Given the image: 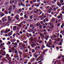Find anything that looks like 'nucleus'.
Segmentation results:
<instances>
[{
	"label": "nucleus",
	"mask_w": 64,
	"mask_h": 64,
	"mask_svg": "<svg viewBox=\"0 0 64 64\" xmlns=\"http://www.w3.org/2000/svg\"><path fill=\"white\" fill-rule=\"evenodd\" d=\"M15 41H16V40H15L14 39H12L11 41V42H14Z\"/></svg>",
	"instance_id": "obj_23"
},
{
	"label": "nucleus",
	"mask_w": 64,
	"mask_h": 64,
	"mask_svg": "<svg viewBox=\"0 0 64 64\" xmlns=\"http://www.w3.org/2000/svg\"><path fill=\"white\" fill-rule=\"evenodd\" d=\"M10 32V29H8V28H7L5 30V33H7L8 32Z\"/></svg>",
	"instance_id": "obj_2"
},
{
	"label": "nucleus",
	"mask_w": 64,
	"mask_h": 64,
	"mask_svg": "<svg viewBox=\"0 0 64 64\" xmlns=\"http://www.w3.org/2000/svg\"><path fill=\"white\" fill-rule=\"evenodd\" d=\"M32 47H34V45L35 46H36V44H34V42H32Z\"/></svg>",
	"instance_id": "obj_20"
},
{
	"label": "nucleus",
	"mask_w": 64,
	"mask_h": 64,
	"mask_svg": "<svg viewBox=\"0 0 64 64\" xmlns=\"http://www.w3.org/2000/svg\"><path fill=\"white\" fill-rule=\"evenodd\" d=\"M60 28H63V26L62 25H61L60 26Z\"/></svg>",
	"instance_id": "obj_63"
},
{
	"label": "nucleus",
	"mask_w": 64,
	"mask_h": 64,
	"mask_svg": "<svg viewBox=\"0 0 64 64\" xmlns=\"http://www.w3.org/2000/svg\"><path fill=\"white\" fill-rule=\"evenodd\" d=\"M44 60V58H42V59H41L40 60V61H39L38 62V63H41V62H42V61H43Z\"/></svg>",
	"instance_id": "obj_19"
},
{
	"label": "nucleus",
	"mask_w": 64,
	"mask_h": 64,
	"mask_svg": "<svg viewBox=\"0 0 64 64\" xmlns=\"http://www.w3.org/2000/svg\"><path fill=\"white\" fill-rule=\"evenodd\" d=\"M24 18H27L28 17V16H27L26 14H24Z\"/></svg>",
	"instance_id": "obj_27"
},
{
	"label": "nucleus",
	"mask_w": 64,
	"mask_h": 64,
	"mask_svg": "<svg viewBox=\"0 0 64 64\" xmlns=\"http://www.w3.org/2000/svg\"><path fill=\"white\" fill-rule=\"evenodd\" d=\"M39 27L40 28V29H41L42 28V25H40L39 26Z\"/></svg>",
	"instance_id": "obj_45"
},
{
	"label": "nucleus",
	"mask_w": 64,
	"mask_h": 64,
	"mask_svg": "<svg viewBox=\"0 0 64 64\" xmlns=\"http://www.w3.org/2000/svg\"><path fill=\"white\" fill-rule=\"evenodd\" d=\"M30 19H32V16H30Z\"/></svg>",
	"instance_id": "obj_58"
},
{
	"label": "nucleus",
	"mask_w": 64,
	"mask_h": 64,
	"mask_svg": "<svg viewBox=\"0 0 64 64\" xmlns=\"http://www.w3.org/2000/svg\"><path fill=\"white\" fill-rule=\"evenodd\" d=\"M28 28V27L26 26L25 28V30H27V29Z\"/></svg>",
	"instance_id": "obj_52"
},
{
	"label": "nucleus",
	"mask_w": 64,
	"mask_h": 64,
	"mask_svg": "<svg viewBox=\"0 0 64 64\" xmlns=\"http://www.w3.org/2000/svg\"><path fill=\"white\" fill-rule=\"evenodd\" d=\"M57 18H58V19H60V18H61V17H60V16H57Z\"/></svg>",
	"instance_id": "obj_46"
},
{
	"label": "nucleus",
	"mask_w": 64,
	"mask_h": 64,
	"mask_svg": "<svg viewBox=\"0 0 64 64\" xmlns=\"http://www.w3.org/2000/svg\"><path fill=\"white\" fill-rule=\"evenodd\" d=\"M5 5L6 6V5H8V2H6L5 3Z\"/></svg>",
	"instance_id": "obj_62"
},
{
	"label": "nucleus",
	"mask_w": 64,
	"mask_h": 64,
	"mask_svg": "<svg viewBox=\"0 0 64 64\" xmlns=\"http://www.w3.org/2000/svg\"><path fill=\"white\" fill-rule=\"evenodd\" d=\"M12 6H10V10H11L12 9Z\"/></svg>",
	"instance_id": "obj_48"
},
{
	"label": "nucleus",
	"mask_w": 64,
	"mask_h": 64,
	"mask_svg": "<svg viewBox=\"0 0 64 64\" xmlns=\"http://www.w3.org/2000/svg\"><path fill=\"white\" fill-rule=\"evenodd\" d=\"M60 38H57V41H58V42H59V41H60Z\"/></svg>",
	"instance_id": "obj_44"
},
{
	"label": "nucleus",
	"mask_w": 64,
	"mask_h": 64,
	"mask_svg": "<svg viewBox=\"0 0 64 64\" xmlns=\"http://www.w3.org/2000/svg\"><path fill=\"white\" fill-rule=\"evenodd\" d=\"M52 44V43L51 42H48L46 44L47 47H48V45H51Z\"/></svg>",
	"instance_id": "obj_9"
},
{
	"label": "nucleus",
	"mask_w": 64,
	"mask_h": 64,
	"mask_svg": "<svg viewBox=\"0 0 64 64\" xmlns=\"http://www.w3.org/2000/svg\"><path fill=\"white\" fill-rule=\"evenodd\" d=\"M16 35V34H14L12 35V38H14L15 37V36Z\"/></svg>",
	"instance_id": "obj_24"
},
{
	"label": "nucleus",
	"mask_w": 64,
	"mask_h": 64,
	"mask_svg": "<svg viewBox=\"0 0 64 64\" xmlns=\"http://www.w3.org/2000/svg\"><path fill=\"white\" fill-rule=\"evenodd\" d=\"M55 20H56V18H52L51 19V21L52 22H54V21H55Z\"/></svg>",
	"instance_id": "obj_13"
},
{
	"label": "nucleus",
	"mask_w": 64,
	"mask_h": 64,
	"mask_svg": "<svg viewBox=\"0 0 64 64\" xmlns=\"http://www.w3.org/2000/svg\"><path fill=\"white\" fill-rule=\"evenodd\" d=\"M42 58H43L42 57V56H41L38 57V58L36 59V61H39V60H41L42 59Z\"/></svg>",
	"instance_id": "obj_6"
},
{
	"label": "nucleus",
	"mask_w": 64,
	"mask_h": 64,
	"mask_svg": "<svg viewBox=\"0 0 64 64\" xmlns=\"http://www.w3.org/2000/svg\"><path fill=\"white\" fill-rule=\"evenodd\" d=\"M36 0H32V2H34V3H35L36 2Z\"/></svg>",
	"instance_id": "obj_47"
},
{
	"label": "nucleus",
	"mask_w": 64,
	"mask_h": 64,
	"mask_svg": "<svg viewBox=\"0 0 64 64\" xmlns=\"http://www.w3.org/2000/svg\"><path fill=\"white\" fill-rule=\"evenodd\" d=\"M20 18L22 20H23V19H24V18H23V17H20Z\"/></svg>",
	"instance_id": "obj_54"
},
{
	"label": "nucleus",
	"mask_w": 64,
	"mask_h": 64,
	"mask_svg": "<svg viewBox=\"0 0 64 64\" xmlns=\"http://www.w3.org/2000/svg\"><path fill=\"white\" fill-rule=\"evenodd\" d=\"M34 6H36L37 7L39 6V5L38 4V3H35L34 4Z\"/></svg>",
	"instance_id": "obj_22"
},
{
	"label": "nucleus",
	"mask_w": 64,
	"mask_h": 64,
	"mask_svg": "<svg viewBox=\"0 0 64 64\" xmlns=\"http://www.w3.org/2000/svg\"><path fill=\"white\" fill-rule=\"evenodd\" d=\"M60 24L61 23H58L57 24V26H60Z\"/></svg>",
	"instance_id": "obj_34"
},
{
	"label": "nucleus",
	"mask_w": 64,
	"mask_h": 64,
	"mask_svg": "<svg viewBox=\"0 0 64 64\" xmlns=\"http://www.w3.org/2000/svg\"><path fill=\"white\" fill-rule=\"evenodd\" d=\"M8 52L9 53H11V52H12V50L10 49H9V51H8Z\"/></svg>",
	"instance_id": "obj_43"
},
{
	"label": "nucleus",
	"mask_w": 64,
	"mask_h": 64,
	"mask_svg": "<svg viewBox=\"0 0 64 64\" xmlns=\"http://www.w3.org/2000/svg\"><path fill=\"white\" fill-rule=\"evenodd\" d=\"M41 37H42V39H43V38H44V37H45V36H44V34H43L42 35V33H40V34Z\"/></svg>",
	"instance_id": "obj_10"
},
{
	"label": "nucleus",
	"mask_w": 64,
	"mask_h": 64,
	"mask_svg": "<svg viewBox=\"0 0 64 64\" xmlns=\"http://www.w3.org/2000/svg\"><path fill=\"white\" fill-rule=\"evenodd\" d=\"M60 18H62L63 17V15L61 13L60 14Z\"/></svg>",
	"instance_id": "obj_28"
},
{
	"label": "nucleus",
	"mask_w": 64,
	"mask_h": 64,
	"mask_svg": "<svg viewBox=\"0 0 64 64\" xmlns=\"http://www.w3.org/2000/svg\"><path fill=\"white\" fill-rule=\"evenodd\" d=\"M62 4L60 3V4H59V5H58V6H59L60 7H61V5Z\"/></svg>",
	"instance_id": "obj_61"
},
{
	"label": "nucleus",
	"mask_w": 64,
	"mask_h": 64,
	"mask_svg": "<svg viewBox=\"0 0 64 64\" xmlns=\"http://www.w3.org/2000/svg\"><path fill=\"white\" fill-rule=\"evenodd\" d=\"M21 5L22 6H24V7L25 6V4H23L22 3H21Z\"/></svg>",
	"instance_id": "obj_41"
},
{
	"label": "nucleus",
	"mask_w": 64,
	"mask_h": 64,
	"mask_svg": "<svg viewBox=\"0 0 64 64\" xmlns=\"http://www.w3.org/2000/svg\"><path fill=\"white\" fill-rule=\"evenodd\" d=\"M4 30L5 29L2 30L1 31H0L1 33H5V31Z\"/></svg>",
	"instance_id": "obj_15"
},
{
	"label": "nucleus",
	"mask_w": 64,
	"mask_h": 64,
	"mask_svg": "<svg viewBox=\"0 0 64 64\" xmlns=\"http://www.w3.org/2000/svg\"><path fill=\"white\" fill-rule=\"evenodd\" d=\"M17 2L16 1L14 2V5H16L17 4Z\"/></svg>",
	"instance_id": "obj_59"
},
{
	"label": "nucleus",
	"mask_w": 64,
	"mask_h": 64,
	"mask_svg": "<svg viewBox=\"0 0 64 64\" xmlns=\"http://www.w3.org/2000/svg\"><path fill=\"white\" fill-rule=\"evenodd\" d=\"M53 10L54 11V12H55V11H56V8H53Z\"/></svg>",
	"instance_id": "obj_33"
},
{
	"label": "nucleus",
	"mask_w": 64,
	"mask_h": 64,
	"mask_svg": "<svg viewBox=\"0 0 64 64\" xmlns=\"http://www.w3.org/2000/svg\"><path fill=\"white\" fill-rule=\"evenodd\" d=\"M8 20L9 22H11V21H12V19L10 18V16H8Z\"/></svg>",
	"instance_id": "obj_7"
},
{
	"label": "nucleus",
	"mask_w": 64,
	"mask_h": 64,
	"mask_svg": "<svg viewBox=\"0 0 64 64\" xmlns=\"http://www.w3.org/2000/svg\"><path fill=\"white\" fill-rule=\"evenodd\" d=\"M2 21L3 22H2L1 23V25H4L5 24V22L7 20L6 19V16H4L3 18L2 19Z\"/></svg>",
	"instance_id": "obj_1"
},
{
	"label": "nucleus",
	"mask_w": 64,
	"mask_h": 64,
	"mask_svg": "<svg viewBox=\"0 0 64 64\" xmlns=\"http://www.w3.org/2000/svg\"><path fill=\"white\" fill-rule=\"evenodd\" d=\"M22 10H21V9L20 8L18 10H17V14H19L20 13V12H22Z\"/></svg>",
	"instance_id": "obj_8"
},
{
	"label": "nucleus",
	"mask_w": 64,
	"mask_h": 64,
	"mask_svg": "<svg viewBox=\"0 0 64 64\" xmlns=\"http://www.w3.org/2000/svg\"><path fill=\"white\" fill-rule=\"evenodd\" d=\"M20 34H22L23 33V32L22 31H20Z\"/></svg>",
	"instance_id": "obj_55"
},
{
	"label": "nucleus",
	"mask_w": 64,
	"mask_h": 64,
	"mask_svg": "<svg viewBox=\"0 0 64 64\" xmlns=\"http://www.w3.org/2000/svg\"><path fill=\"white\" fill-rule=\"evenodd\" d=\"M62 44V42H60V43L59 44V45H61Z\"/></svg>",
	"instance_id": "obj_57"
},
{
	"label": "nucleus",
	"mask_w": 64,
	"mask_h": 64,
	"mask_svg": "<svg viewBox=\"0 0 64 64\" xmlns=\"http://www.w3.org/2000/svg\"><path fill=\"white\" fill-rule=\"evenodd\" d=\"M50 38L51 39H52V40H53V36H51Z\"/></svg>",
	"instance_id": "obj_56"
},
{
	"label": "nucleus",
	"mask_w": 64,
	"mask_h": 64,
	"mask_svg": "<svg viewBox=\"0 0 64 64\" xmlns=\"http://www.w3.org/2000/svg\"><path fill=\"white\" fill-rule=\"evenodd\" d=\"M49 37V36H45L44 38H45L46 40H47V39H48V38Z\"/></svg>",
	"instance_id": "obj_21"
},
{
	"label": "nucleus",
	"mask_w": 64,
	"mask_h": 64,
	"mask_svg": "<svg viewBox=\"0 0 64 64\" xmlns=\"http://www.w3.org/2000/svg\"><path fill=\"white\" fill-rule=\"evenodd\" d=\"M33 56H34L36 58H37L38 56V55H36V54H33Z\"/></svg>",
	"instance_id": "obj_17"
},
{
	"label": "nucleus",
	"mask_w": 64,
	"mask_h": 64,
	"mask_svg": "<svg viewBox=\"0 0 64 64\" xmlns=\"http://www.w3.org/2000/svg\"><path fill=\"white\" fill-rule=\"evenodd\" d=\"M11 44V42H8L7 44V45H10Z\"/></svg>",
	"instance_id": "obj_31"
},
{
	"label": "nucleus",
	"mask_w": 64,
	"mask_h": 64,
	"mask_svg": "<svg viewBox=\"0 0 64 64\" xmlns=\"http://www.w3.org/2000/svg\"><path fill=\"white\" fill-rule=\"evenodd\" d=\"M4 44H5V43H4L0 44V45L1 46H4Z\"/></svg>",
	"instance_id": "obj_35"
},
{
	"label": "nucleus",
	"mask_w": 64,
	"mask_h": 64,
	"mask_svg": "<svg viewBox=\"0 0 64 64\" xmlns=\"http://www.w3.org/2000/svg\"><path fill=\"white\" fill-rule=\"evenodd\" d=\"M12 6L13 7V8L14 9H15V8H16V6H15L14 5H12Z\"/></svg>",
	"instance_id": "obj_29"
},
{
	"label": "nucleus",
	"mask_w": 64,
	"mask_h": 64,
	"mask_svg": "<svg viewBox=\"0 0 64 64\" xmlns=\"http://www.w3.org/2000/svg\"><path fill=\"white\" fill-rule=\"evenodd\" d=\"M6 56L7 57H9V54H6Z\"/></svg>",
	"instance_id": "obj_53"
},
{
	"label": "nucleus",
	"mask_w": 64,
	"mask_h": 64,
	"mask_svg": "<svg viewBox=\"0 0 64 64\" xmlns=\"http://www.w3.org/2000/svg\"><path fill=\"white\" fill-rule=\"evenodd\" d=\"M45 19L46 20V21H47V22H48V19L47 18H46Z\"/></svg>",
	"instance_id": "obj_49"
},
{
	"label": "nucleus",
	"mask_w": 64,
	"mask_h": 64,
	"mask_svg": "<svg viewBox=\"0 0 64 64\" xmlns=\"http://www.w3.org/2000/svg\"><path fill=\"white\" fill-rule=\"evenodd\" d=\"M37 48L38 49H40V46H38L37 47Z\"/></svg>",
	"instance_id": "obj_64"
},
{
	"label": "nucleus",
	"mask_w": 64,
	"mask_h": 64,
	"mask_svg": "<svg viewBox=\"0 0 64 64\" xmlns=\"http://www.w3.org/2000/svg\"><path fill=\"white\" fill-rule=\"evenodd\" d=\"M14 50V53L16 54H17V53H18V51L16 49H15ZM17 54H18V53H17Z\"/></svg>",
	"instance_id": "obj_16"
},
{
	"label": "nucleus",
	"mask_w": 64,
	"mask_h": 64,
	"mask_svg": "<svg viewBox=\"0 0 64 64\" xmlns=\"http://www.w3.org/2000/svg\"><path fill=\"white\" fill-rule=\"evenodd\" d=\"M35 52V51L34 49H33L32 50V52Z\"/></svg>",
	"instance_id": "obj_60"
},
{
	"label": "nucleus",
	"mask_w": 64,
	"mask_h": 64,
	"mask_svg": "<svg viewBox=\"0 0 64 64\" xmlns=\"http://www.w3.org/2000/svg\"><path fill=\"white\" fill-rule=\"evenodd\" d=\"M19 17V15L18 14H17L16 16H15V18H16L17 17Z\"/></svg>",
	"instance_id": "obj_40"
},
{
	"label": "nucleus",
	"mask_w": 64,
	"mask_h": 64,
	"mask_svg": "<svg viewBox=\"0 0 64 64\" xmlns=\"http://www.w3.org/2000/svg\"><path fill=\"white\" fill-rule=\"evenodd\" d=\"M28 49H26V50H25V52H28Z\"/></svg>",
	"instance_id": "obj_51"
},
{
	"label": "nucleus",
	"mask_w": 64,
	"mask_h": 64,
	"mask_svg": "<svg viewBox=\"0 0 64 64\" xmlns=\"http://www.w3.org/2000/svg\"><path fill=\"white\" fill-rule=\"evenodd\" d=\"M30 44H31L32 42V37H31L30 38Z\"/></svg>",
	"instance_id": "obj_11"
},
{
	"label": "nucleus",
	"mask_w": 64,
	"mask_h": 64,
	"mask_svg": "<svg viewBox=\"0 0 64 64\" xmlns=\"http://www.w3.org/2000/svg\"><path fill=\"white\" fill-rule=\"evenodd\" d=\"M18 53L19 54H20V55H21L22 54V52H21L20 51H18Z\"/></svg>",
	"instance_id": "obj_38"
},
{
	"label": "nucleus",
	"mask_w": 64,
	"mask_h": 64,
	"mask_svg": "<svg viewBox=\"0 0 64 64\" xmlns=\"http://www.w3.org/2000/svg\"><path fill=\"white\" fill-rule=\"evenodd\" d=\"M52 48H54L55 47V46L54 45V44H52Z\"/></svg>",
	"instance_id": "obj_37"
},
{
	"label": "nucleus",
	"mask_w": 64,
	"mask_h": 64,
	"mask_svg": "<svg viewBox=\"0 0 64 64\" xmlns=\"http://www.w3.org/2000/svg\"><path fill=\"white\" fill-rule=\"evenodd\" d=\"M22 46L23 47H25V46H26V45H25V44H22Z\"/></svg>",
	"instance_id": "obj_25"
},
{
	"label": "nucleus",
	"mask_w": 64,
	"mask_h": 64,
	"mask_svg": "<svg viewBox=\"0 0 64 64\" xmlns=\"http://www.w3.org/2000/svg\"><path fill=\"white\" fill-rule=\"evenodd\" d=\"M23 23V22H21L20 24H16V26H18V27H20V28H21V27H22V25Z\"/></svg>",
	"instance_id": "obj_3"
},
{
	"label": "nucleus",
	"mask_w": 64,
	"mask_h": 64,
	"mask_svg": "<svg viewBox=\"0 0 64 64\" xmlns=\"http://www.w3.org/2000/svg\"><path fill=\"white\" fill-rule=\"evenodd\" d=\"M14 45L13 46V47H14V48H17V45H18V44L16 42L14 43Z\"/></svg>",
	"instance_id": "obj_4"
},
{
	"label": "nucleus",
	"mask_w": 64,
	"mask_h": 64,
	"mask_svg": "<svg viewBox=\"0 0 64 64\" xmlns=\"http://www.w3.org/2000/svg\"><path fill=\"white\" fill-rule=\"evenodd\" d=\"M16 49L15 48H14V47H12V50H15V49Z\"/></svg>",
	"instance_id": "obj_50"
},
{
	"label": "nucleus",
	"mask_w": 64,
	"mask_h": 64,
	"mask_svg": "<svg viewBox=\"0 0 64 64\" xmlns=\"http://www.w3.org/2000/svg\"><path fill=\"white\" fill-rule=\"evenodd\" d=\"M60 2L61 3H62L64 2V0H61L60 1Z\"/></svg>",
	"instance_id": "obj_39"
},
{
	"label": "nucleus",
	"mask_w": 64,
	"mask_h": 64,
	"mask_svg": "<svg viewBox=\"0 0 64 64\" xmlns=\"http://www.w3.org/2000/svg\"><path fill=\"white\" fill-rule=\"evenodd\" d=\"M48 50L47 49H46L44 50L43 52V54H45V52H47Z\"/></svg>",
	"instance_id": "obj_14"
},
{
	"label": "nucleus",
	"mask_w": 64,
	"mask_h": 64,
	"mask_svg": "<svg viewBox=\"0 0 64 64\" xmlns=\"http://www.w3.org/2000/svg\"><path fill=\"white\" fill-rule=\"evenodd\" d=\"M56 61L58 63H60V60H57Z\"/></svg>",
	"instance_id": "obj_42"
},
{
	"label": "nucleus",
	"mask_w": 64,
	"mask_h": 64,
	"mask_svg": "<svg viewBox=\"0 0 64 64\" xmlns=\"http://www.w3.org/2000/svg\"><path fill=\"white\" fill-rule=\"evenodd\" d=\"M24 49V48L23 46H21V47L20 48V50H23Z\"/></svg>",
	"instance_id": "obj_30"
},
{
	"label": "nucleus",
	"mask_w": 64,
	"mask_h": 64,
	"mask_svg": "<svg viewBox=\"0 0 64 64\" xmlns=\"http://www.w3.org/2000/svg\"><path fill=\"white\" fill-rule=\"evenodd\" d=\"M27 21H28V22H32V20H31L30 19H28L26 20Z\"/></svg>",
	"instance_id": "obj_32"
},
{
	"label": "nucleus",
	"mask_w": 64,
	"mask_h": 64,
	"mask_svg": "<svg viewBox=\"0 0 64 64\" xmlns=\"http://www.w3.org/2000/svg\"><path fill=\"white\" fill-rule=\"evenodd\" d=\"M12 33H13V31L12 30L11 32L8 33V36L9 37H10L11 35H12Z\"/></svg>",
	"instance_id": "obj_5"
},
{
	"label": "nucleus",
	"mask_w": 64,
	"mask_h": 64,
	"mask_svg": "<svg viewBox=\"0 0 64 64\" xmlns=\"http://www.w3.org/2000/svg\"><path fill=\"white\" fill-rule=\"evenodd\" d=\"M26 36L27 37H30V36L29 35V33L28 32L26 33Z\"/></svg>",
	"instance_id": "obj_18"
},
{
	"label": "nucleus",
	"mask_w": 64,
	"mask_h": 64,
	"mask_svg": "<svg viewBox=\"0 0 64 64\" xmlns=\"http://www.w3.org/2000/svg\"><path fill=\"white\" fill-rule=\"evenodd\" d=\"M41 25V24L39 23H38L36 24V26L38 27V26H39V25Z\"/></svg>",
	"instance_id": "obj_26"
},
{
	"label": "nucleus",
	"mask_w": 64,
	"mask_h": 64,
	"mask_svg": "<svg viewBox=\"0 0 64 64\" xmlns=\"http://www.w3.org/2000/svg\"><path fill=\"white\" fill-rule=\"evenodd\" d=\"M16 28H17V27H16V26H14L13 27V31H16Z\"/></svg>",
	"instance_id": "obj_12"
},
{
	"label": "nucleus",
	"mask_w": 64,
	"mask_h": 64,
	"mask_svg": "<svg viewBox=\"0 0 64 64\" xmlns=\"http://www.w3.org/2000/svg\"><path fill=\"white\" fill-rule=\"evenodd\" d=\"M48 12L49 13H51V10H50L49 9L48 10Z\"/></svg>",
	"instance_id": "obj_36"
}]
</instances>
